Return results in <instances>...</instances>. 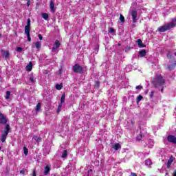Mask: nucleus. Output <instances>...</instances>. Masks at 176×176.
Instances as JSON below:
<instances>
[{
	"label": "nucleus",
	"mask_w": 176,
	"mask_h": 176,
	"mask_svg": "<svg viewBox=\"0 0 176 176\" xmlns=\"http://www.w3.org/2000/svg\"><path fill=\"white\" fill-rule=\"evenodd\" d=\"M26 71H32V62H30L29 64L26 66Z\"/></svg>",
	"instance_id": "4468645a"
},
{
	"label": "nucleus",
	"mask_w": 176,
	"mask_h": 176,
	"mask_svg": "<svg viewBox=\"0 0 176 176\" xmlns=\"http://www.w3.org/2000/svg\"><path fill=\"white\" fill-rule=\"evenodd\" d=\"M29 79H30V82H32V83H34V76H30L29 77Z\"/></svg>",
	"instance_id": "f704fd0d"
},
{
	"label": "nucleus",
	"mask_w": 176,
	"mask_h": 176,
	"mask_svg": "<svg viewBox=\"0 0 176 176\" xmlns=\"http://www.w3.org/2000/svg\"><path fill=\"white\" fill-rule=\"evenodd\" d=\"M176 25V19H173L172 22L167 23L163 26L158 28L159 32H166V31H168V30H171V28H174Z\"/></svg>",
	"instance_id": "7ed1b4c3"
},
{
	"label": "nucleus",
	"mask_w": 176,
	"mask_h": 176,
	"mask_svg": "<svg viewBox=\"0 0 176 176\" xmlns=\"http://www.w3.org/2000/svg\"><path fill=\"white\" fill-rule=\"evenodd\" d=\"M0 124H6L4 129L1 131V142H5L9 133H10V125L8 124V118L0 112Z\"/></svg>",
	"instance_id": "f257e3e1"
},
{
	"label": "nucleus",
	"mask_w": 176,
	"mask_h": 176,
	"mask_svg": "<svg viewBox=\"0 0 176 176\" xmlns=\"http://www.w3.org/2000/svg\"><path fill=\"white\" fill-rule=\"evenodd\" d=\"M34 45L36 49H39L40 47H41V43L38 41L34 43Z\"/></svg>",
	"instance_id": "cd10ccee"
},
{
	"label": "nucleus",
	"mask_w": 176,
	"mask_h": 176,
	"mask_svg": "<svg viewBox=\"0 0 176 176\" xmlns=\"http://www.w3.org/2000/svg\"><path fill=\"white\" fill-rule=\"evenodd\" d=\"M38 38L40 41H42L43 39V37L42 36V34H38Z\"/></svg>",
	"instance_id": "ea45409f"
},
{
	"label": "nucleus",
	"mask_w": 176,
	"mask_h": 176,
	"mask_svg": "<svg viewBox=\"0 0 176 176\" xmlns=\"http://www.w3.org/2000/svg\"><path fill=\"white\" fill-rule=\"evenodd\" d=\"M73 72L76 74H83V67L80 66L79 64H75L72 67Z\"/></svg>",
	"instance_id": "39448f33"
},
{
	"label": "nucleus",
	"mask_w": 176,
	"mask_h": 176,
	"mask_svg": "<svg viewBox=\"0 0 176 176\" xmlns=\"http://www.w3.org/2000/svg\"><path fill=\"white\" fill-rule=\"evenodd\" d=\"M91 174H93V169H89L88 170V176H91Z\"/></svg>",
	"instance_id": "e433bc0d"
},
{
	"label": "nucleus",
	"mask_w": 176,
	"mask_h": 176,
	"mask_svg": "<svg viewBox=\"0 0 176 176\" xmlns=\"http://www.w3.org/2000/svg\"><path fill=\"white\" fill-rule=\"evenodd\" d=\"M173 162H174V157L171 156L169 160H168L167 164H172Z\"/></svg>",
	"instance_id": "b1692460"
},
{
	"label": "nucleus",
	"mask_w": 176,
	"mask_h": 176,
	"mask_svg": "<svg viewBox=\"0 0 176 176\" xmlns=\"http://www.w3.org/2000/svg\"><path fill=\"white\" fill-rule=\"evenodd\" d=\"M171 164H167V168H170Z\"/></svg>",
	"instance_id": "8fccbe9b"
},
{
	"label": "nucleus",
	"mask_w": 176,
	"mask_h": 176,
	"mask_svg": "<svg viewBox=\"0 0 176 176\" xmlns=\"http://www.w3.org/2000/svg\"><path fill=\"white\" fill-rule=\"evenodd\" d=\"M142 98H144V97H142V96L141 95H139L136 98V102L137 103L140 102V101H141Z\"/></svg>",
	"instance_id": "bb28decb"
},
{
	"label": "nucleus",
	"mask_w": 176,
	"mask_h": 176,
	"mask_svg": "<svg viewBox=\"0 0 176 176\" xmlns=\"http://www.w3.org/2000/svg\"><path fill=\"white\" fill-rule=\"evenodd\" d=\"M6 100H9V98H10V91H7L6 92Z\"/></svg>",
	"instance_id": "a878e982"
},
{
	"label": "nucleus",
	"mask_w": 176,
	"mask_h": 176,
	"mask_svg": "<svg viewBox=\"0 0 176 176\" xmlns=\"http://www.w3.org/2000/svg\"><path fill=\"white\" fill-rule=\"evenodd\" d=\"M164 87H162V89H161V93H164Z\"/></svg>",
	"instance_id": "09e8293b"
},
{
	"label": "nucleus",
	"mask_w": 176,
	"mask_h": 176,
	"mask_svg": "<svg viewBox=\"0 0 176 176\" xmlns=\"http://www.w3.org/2000/svg\"><path fill=\"white\" fill-rule=\"evenodd\" d=\"M42 108V103L38 102L36 107H35V111L36 112H39L41 111V109Z\"/></svg>",
	"instance_id": "ddd939ff"
},
{
	"label": "nucleus",
	"mask_w": 176,
	"mask_h": 176,
	"mask_svg": "<svg viewBox=\"0 0 176 176\" xmlns=\"http://www.w3.org/2000/svg\"><path fill=\"white\" fill-rule=\"evenodd\" d=\"M137 43L139 47H146V45L142 43V40L141 39H138Z\"/></svg>",
	"instance_id": "9b49d317"
},
{
	"label": "nucleus",
	"mask_w": 176,
	"mask_h": 176,
	"mask_svg": "<svg viewBox=\"0 0 176 176\" xmlns=\"http://www.w3.org/2000/svg\"><path fill=\"white\" fill-rule=\"evenodd\" d=\"M31 3V0H28L27 6L29 7Z\"/></svg>",
	"instance_id": "37998d69"
},
{
	"label": "nucleus",
	"mask_w": 176,
	"mask_h": 176,
	"mask_svg": "<svg viewBox=\"0 0 176 176\" xmlns=\"http://www.w3.org/2000/svg\"><path fill=\"white\" fill-rule=\"evenodd\" d=\"M130 176H137V173H131Z\"/></svg>",
	"instance_id": "a18cd8bd"
},
{
	"label": "nucleus",
	"mask_w": 176,
	"mask_h": 176,
	"mask_svg": "<svg viewBox=\"0 0 176 176\" xmlns=\"http://www.w3.org/2000/svg\"><path fill=\"white\" fill-rule=\"evenodd\" d=\"M153 94H155V91H151V98H152V97H153Z\"/></svg>",
	"instance_id": "c03bdc74"
},
{
	"label": "nucleus",
	"mask_w": 176,
	"mask_h": 176,
	"mask_svg": "<svg viewBox=\"0 0 176 176\" xmlns=\"http://www.w3.org/2000/svg\"><path fill=\"white\" fill-rule=\"evenodd\" d=\"M0 38H2V34H0Z\"/></svg>",
	"instance_id": "3c124183"
},
{
	"label": "nucleus",
	"mask_w": 176,
	"mask_h": 176,
	"mask_svg": "<svg viewBox=\"0 0 176 176\" xmlns=\"http://www.w3.org/2000/svg\"><path fill=\"white\" fill-rule=\"evenodd\" d=\"M30 31H31V19L29 18L28 19L27 25L25 26V34L27 35L28 42H31V36L30 34Z\"/></svg>",
	"instance_id": "20e7f679"
},
{
	"label": "nucleus",
	"mask_w": 176,
	"mask_h": 176,
	"mask_svg": "<svg viewBox=\"0 0 176 176\" xmlns=\"http://www.w3.org/2000/svg\"><path fill=\"white\" fill-rule=\"evenodd\" d=\"M33 138H34V140L36 141V142H40L41 140H42V138L38 137V136H36V135H34V136H33Z\"/></svg>",
	"instance_id": "6ab92c4d"
},
{
	"label": "nucleus",
	"mask_w": 176,
	"mask_h": 176,
	"mask_svg": "<svg viewBox=\"0 0 176 176\" xmlns=\"http://www.w3.org/2000/svg\"><path fill=\"white\" fill-rule=\"evenodd\" d=\"M44 175H49L50 174V166L49 165H47L45 167H44Z\"/></svg>",
	"instance_id": "9d476101"
},
{
	"label": "nucleus",
	"mask_w": 176,
	"mask_h": 176,
	"mask_svg": "<svg viewBox=\"0 0 176 176\" xmlns=\"http://www.w3.org/2000/svg\"><path fill=\"white\" fill-rule=\"evenodd\" d=\"M57 49H58V48L55 46L52 47L53 53H56V52H57Z\"/></svg>",
	"instance_id": "c9c22d12"
},
{
	"label": "nucleus",
	"mask_w": 176,
	"mask_h": 176,
	"mask_svg": "<svg viewBox=\"0 0 176 176\" xmlns=\"http://www.w3.org/2000/svg\"><path fill=\"white\" fill-rule=\"evenodd\" d=\"M139 56H140V57H145L146 56V50H142L139 51Z\"/></svg>",
	"instance_id": "f8f14e48"
},
{
	"label": "nucleus",
	"mask_w": 176,
	"mask_h": 176,
	"mask_svg": "<svg viewBox=\"0 0 176 176\" xmlns=\"http://www.w3.org/2000/svg\"><path fill=\"white\" fill-rule=\"evenodd\" d=\"M109 32L110 34L115 32V29H113V28H111L110 30H109Z\"/></svg>",
	"instance_id": "4c0bfd02"
},
{
	"label": "nucleus",
	"mask_w": 176,
	"mask_h": 176,
	"mask_svg": "<svg viewBox=\"0 0 176 176\" xmlns=\"http://www.w3.org/2000/svg\"><path fill=\"white\" fill-rule=\"evenodd\" d=\"M120 20L121 23H124V16L122 14H120Z\"/></svg>",
	"instance_id": "7c9ffc66"
},
{
	"label": "nucleus",
	"mask_w": 176,
	"mask_h": 176,
	"mask_svg": "<svg viewBox=\"0 0 176 176\" xmlns=\"http://www.w3.org/2000/svg\"><path fill=\"white\" fill-rule=\"evenodd\" d=\"M167 57H168V58H172V60H173V58H174V57H173V55H171L170 54H167Z\"/></svg>",
	"instance_id": "a19ab883"
},
{
	"label": "nucleus",
	"mask_w": 176,
	"mask_h": 176,
	"mask_svg": "<svg viewBox=\"0 0 176 176\" xmlns=\"http://www.w3.org/2000/svg\"><path fill=\"white\" fill-rule=\"evenodd\" d=\"M3 56L4 58H9V56H10V54L9 53V51H4Z\"/></svg>",
	"instance_id": "2eb2a0df"
},
{
	"label": "nucleus",
	"mask_w": 176,
	"mask_h": 176,
	"mask_svg": "<svg viewBox=\"0 0 176 176\" xmlns=\"http://www.w3.org/2000/svg\"><path fill=\"white\" fill-rule=\"evenodd\" d=\"M42 17L44 20H49V14L47 13H43Z\"/></svg>",
	"instance_id": "aec40b11"
},
{
	"label": "nucleus",
	"mask_w": 176,
	"mask_h": 176,
	"mask_svg": "<svg viewBox=\"0 0 176 176\" xmlns=\"http://www.w3.org/2000/svg\"><path fill=\"white\" fill-rule=\"evenodd\" d=\"M67 156H68V151L64 150L63 152V153H62V156H61V157H62L63 159H65V157H67Z\"/></svg>",
	"instance_id": "a211bd4d"
},
{
	"label": "nucleus",
	"mask_w": 176,
	"mask_h": 176,
	"mask_svg": "<svg viewBox=\"0 0 176 176\" xmlns=\"http://www.w3.org/2000/svg\"><path fill=\"white\" fill-rule=\"evenodd\" d=\"M122 45V44H120V43H118V46H121Z\"/></svg>",
	"instance_id": "603ef678"
},
{
	"label": "nucleus",
	"mask_w": 176,
	"mask_h": 176,
	"mask_svg": "<svg viewBox=\"0 0 176 176\" xmlns=\"http://www.w3.org/2000/svg\"><path fill=\"white\" fill-rule=\"evenodd\" d=\"M65 102V93H63L60 98V104H64Z\"/></svg>",
	"instance_id": "dca6fc26"
},
{
	"label": "nucleus",
	"mask_w": 176,
	"mask_h": 176,
	"mask_svg": "<svg viewBox=\"0 0 176 176\" xmlns=\"http://www.w3.org/2000/svg\"><path fill=\"white\" fill-rule=\"evenodd\" d=\"M55 87L56 90H61V89H63V84H56Z\"/></svg>",
	"instance_id": "4be33fe9"
},
{
	"label": "nucleus",
	"mask_w": 176,
	"mask_h": 176,
	"mask_svg": "<svg viewBox=\"0 0 176 176\" xmlns=\"http://www.w3.org/2000/svg\"><path fill=\"white\" fill-rule=\"evenodd\" d=\"M25 172L24 171V170H21V171H20V174H24Z\"/></svg>",
	"instance_id": "de8ad7c7"
},
{
	"label": "nucleus",
	"mask_w": 176,
	"mask_h": 176,
	"mask_svg": "<svg viewBox=\"0 0 176 176\" xmlns=\"http://www.w3.org/2000/svg\"><path fill=\"white\" fill-rule=\"evenodd\" d=\"M50 8L52 13H54L56 12V8H54V0H50Z\"/></svg>",
	"instance_id": "1a4fd4ad"
},
{
	"label": "nucleus",
	"mask_w": 176,
	"mask_h": 176,
	"mask_svg": "<svg viewBox=\"0 0 176 176\" xmlns=\"http://www.w3.org/2000/svg\"><path fill=\"white\" fill-rule=\"evenodd\" d=\"M61 43H60V41L56 40L55 41V47H58V49L60 47Z\"/></svg>",
	"instance_id": "393cba45"
},
{
	"label": "nucleus",
	"mask_w": 176,
	"mask_h": 176,
	"mask_svg": "<svg viewBox=\"0 0 176 176\" xmlns=\"http://www.w3.org/2000/svg\"><path fill=\"white\" fill-rule=\"evenodd\" d=\"M130 14H131V16H132L133 23H137V21L138 20V19H137V16L138 15V12H137V10H132Z\"/></svg>",
	"instance_id": "0eeeda50"
},
{
	"label": "nucleus",
	"mask_w": 176,
	"mask_h": 176,
	"mask_svg": "<svg viewBox=\"0 0 176 176\" xmlns=\"http://www.w3.org/2000/svg\"><path fill=\"white\" fill-rule=\"evenodd\" d=\"M169 63L171 65H168L167 66V69L168 71H173V70L175 69V67H176V60H175V58H173V59L171 60H170Z\"/></svg>",
	"instance_id": "423d86ee"
},
{
	"label": "nucleus",
	"mask_w": 176,
	"mask_h": 176,
	"mask_svg": "<svg viewBox=\"0 0 176 176\" xmlns=\"http://www.w3.org/2000/svg\"><path fill=\"white\" fill-rule=\"evenodd\" d=\"M146 166H151L152 165V160L151 159H147L145 161Z\"/></svg>",
	"instance_id": "412c9836"
},
{
	"label": "nucleus",
	"mask_w": 176,
	"mask_h": 176,
	"mask_svg": "<svg viewBox=\"0 0 176 176\" xmlns=\"http://www.w3.org/2000/svg\"><path fill=\"white\" fill-rule=\"evenodd\" d=\"M131 124H132V126H134V124H135V120H134V118L131 120Z\"/></svg>",
	"instance_id": "58836bf2"
},
{
	"label": "nucleus",
	"mask_w": 176,
	"mask_h": 176,
	"mask_svg": "<svg viewBox=\"0 0 176 176\" xmlns=\"http://www.w3.org/2000/svg\"><path fill=\"white\" fill-rule=\"evenodd\" d=\"M63 107V104H60L58 106V108H57V113H60V112H61V108Z\"/></svg>",
	"instance_id": "c756f323"
},
{
	"label": "nucleus",
	"mask_w": 176,
	"mask_h": 176,
	"mask_svg": "<svg viewBox=\"0 0 176 176\" xmlns=\"http://www.w3.org/2000/svg\"><path fill=\"white\" fill-rule=\"evenodd\" d=\"M135 89L137 90H142L144 89V87H142V85H138L135 87Z\"/></svg>",
	"instance_id": "473e14b6"
},
{
	"label": "nucleus",
	"mask_w": 176,
	"mask_h": 176,
	"mask_svg": "<svg viewBox=\"0 0 176 176\" xmlns=\"http://www.w3.org/2000/svg\"><path fill=\"white\" fill-rule=\"evenodd\" d=\"M120 148H122V146L119 143H116L113 146V149H115V151H118Z\"/></svg>",
	"instance_id": "f3484780"
},
{
	"label": "nucleus",
	"mask_w": 176,
	"mask_h": 176,
	"mask_svg": "<svg viewBox=\"0 0 176 176\" xmlns=\"http://www.w3.org/2000/svg\"><path fill=\"white\" fill-rule=\"evenodd\" d=\"M1 149H2V147L0 146V151H1Z\"/></svg>",
	"instance_id": "864d4df0"
},
{
	"label": "nucleus",
	"mask_w": 176,
	"mask_h": 176,
	"mask_svg": "<svg viewBox=\"0 0 176 176\" xmlns=\"http://www.w3.org/2000/svg\"><path fill=\"white\" fill-rule=\"evenodd\" d=\"M151 83L154 87H161L166 85V80L163 78L162 74H157L151 80Z\"/></svg>",
	"instance_id": "f03ea898"
},
{
	"label": "nucleus",
	"mask_w": 176,
	"mask_h": 176,
	"mask_svg": "<svg viewBox=\"0 0 176 176\" xmlns=\"http://www.w3.org/2000/svg\"><path fill=\"white\" fill-rule=\"evenodd\" d=\"M167 140L168 142H171L172 144H176V137L173 135H168L167 137Z\"/></svg>",
	"instance_id": "6e6552de"
},
{
	"label": "nucleus",
	"mask_w": 176,
	"mask_h": 176,
	"mask_svg": "<svg viewBox=\"0 0 176 176\" xmlns=\"http://www.w3.org/2000/svg\"><path fill=\"white\" fill-rule=\"evenodd\" d=\"M95 87L98 89L100 87V81H95Z\"/></svg>",
	"instance_id": "72a5a7b5"
},
{
	"label": "nucleus",
	"mask_w": 176,
	"mask_h": 176,
	"mask_svg": "<svg viewBox=\"0 0 176 176\" xmlns=\"http://www.w3.org/2000/svg\"><path fill=\"white\" fill-rule=\"evenodd\" d=\"M32 176H36V170L35 169L33 170Z\"/></svg>",
	"instance_id": "79ce46f5"
},
{
	"label": "nucleus",
	"mask_w": 176,
	"mask_h": 176,
	"mask_svg": "<svg viewBox=\"0 0 176 176\" xmlns=\"http://www.w3.org/2000/svg\"><path fill=\"white\" fill-rule=\"evenodd\" d=\"M23 153L25 156H28V148L25 146L23 147Z\"/></svg>",
	"instance_id": "5701e85b"
},
{
	"label": "nucleus",
	"mask_w": 176,
	"mask_h": 176,
	"mask_svg": "<svg viewBox=\"0 0 176 176\" xmlns=\"http://www.w3.org/2000/svg\"><path fill=\"white\" fill-rule=\"evenodd\" d=\"M172 176H176V170H175L173 171Z\"/></svg>",
	"instance_id": "49530a36"
},
{
	"label": "nucleus",
	"mask_w": 176,
	"mask_h": 176,
	"mask_svg": "<svg viewBox=\"0 0 176 176\" xmlns=\"http://www.w3.org/2000/svg\"><path fill=\"white\" fill-rule=\"evenodd\" d=\"M136 140L138 141H141V140H142V133H140V134H139L137 138H136Z\"/></svg>",
	"instance_id": "c85d7f7f"
},
{
	"label": "nucleus",
	"mask_w": 176,
	"mask_h": 176,
	"mask_svg": "<svg viewBox=\"0 0 176 176\" xmlns=\"http://www.w3.org/2000/svg\"><path fill=\"white\" fill-rule=\"evenodd\" d=\"M16 52H18L19 53H21V52H23V48H21V47H16Z\"/></svg>",
	"instance_id": "2f4dec72"
}]
</instances>
